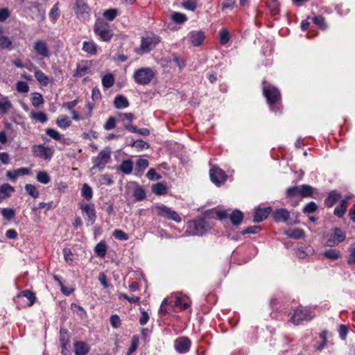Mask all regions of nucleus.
Returning <instances> with one entry per match:
<instances>
[{"label": "nucleus", "mask_w": 355, "mask_h": 355, "mask_svg": "<svg viewBox=\"0 0 355 355\" xmlns=\"http://www.w3.org/2000/svg\"><path fill=\"white\" fill-rule=\"evenodd\" d=\"M168 188L165 182H158L152 186V192L157 196L166 194Z\"/></svg>", "instance_id": "obj_27"}, {"label": "nucleus", "mask_w": 355, "mask_h": 355, "mask_svg": "<svg viewBox=\"0 0 355 355\" xmlns=\"http://www.w3.org/2000/svg\"><path fill=\"white\" fill-rule=\"evenodd\" d=\"M188 37L190 43L194 46L201 45L205 38L204 32L201 31H191Z\"/></svg>", "instance_id": "obj_18"}, {"label": "nucleus", "mask_w": 355, "mask_h": 355, "mask_svg": "<svg viewBox=\"0 0 355 355\" xmlns=\"http://www.w3.org/2000/svg\"><path fill=\"white\" fill-rule=\"evenodd\" d=\"M132 169L133 162L131 159L123 160L118 167V170L125 175L130 174L132 172Z\"/></svg>", "instance_id": "obj_28"}, {"label": "nucleus", "mask_w": 355, "mask_h": 355, "mask_svg": "<svg viewBox=\"0 0 355 355\" xmlns=\"http://www.w3.org/2000/svg\"><path fill=\"white\" fill-rule=\"evenodd\" d=\"M114 83V77L113 74L109 73L105 74L102 78V85L104 88H110L113 86Z\"/></svg>", "instance_id": "obj_41"}, {"label": "nucleus", "mask_w": 355, "mask_h": 355, "mask_svg": "<svg viewBox=\"0 0 355 355\" xmlns=\"http://www.w3.org/2000/svg\"><path fill=\"white\" fill-rule=\"evenodd\" d=\"M112 235L115 239L120 241H126L128 239V234L121 230H115Z\"/></svg>", "instance_id": "obj_60"}, {"label": "nucleus", "mask_w": 355, "mask_h": 355, "mask_svg": "<svg viewBox=\"0 0 355 355\" xmlns=\"http://www.w3.org/2000/svg\"><path fill=\"white\" fill-rule=\"evenodd\" d=\"M272 218L277 223L286 222L290 218V213L286 209H277L272 212Z\"/></svg>", "instance_id": "obj_20"}, {"label": "nucleus", "mask_w": 355, "mask_h": 355, "mask_svg": "<svg viewBox=\"0 0 355 355\" xmlns=\"http://www.w3.org/2000/svg\"><path fill=\"white\" fill-rule=\"evenodd\" d=\"M0 49H8V50H11L12 49V42L8 37L4 36L2 34V31L1 29H0Z\"/></svg>", "instance_id": "obj_37"}, {"label": "nucleus", "mask_w": 355, "mask_h": 355, "mask_svg": "<svg viewBox=\"0 0 355 355\" xmlns=\"http://www.w3.org/2000/svg\"><path fill=\"white\" fill-rule=\"evenodd\" d=\"M272 211L270 207L266 208L257 207L255 209L254 214V221L255 223H260L264 220Z\"/></svg>", "instance_id": "obj_19"}, {"label": "nucleus", "mask_w": 355, "mask_h": 355, "mask_svg": "<svg viewBox=\"0 0 355 355\" xmlns=\"http://www.w3.org/2000/svg\"><path fill=\"white\" fill-rule=\"evenodd\" d=\"M72 310L77 313L81 318L86 316V311L80 305L75 303L71 304Z\"/></svg>", "instance_id": "obj_59"}, {"label": "nucleus", "mask_w": 355, "mask_h": 355, "mask_svg": "<svg viewBox=\"0 0 355 355\" xmlns=\"http://www.w3.org/2000/svg\"><path fill=\"white\" fill-rule=\"evenodd\" d=\"M1 213L3 218L8 220L12 219L15 216V210L11 208H3Z\"/></svg>", "instance_id": "obj_51"}, {"label": "nucleus", "mask_w": 355, "mask_h": 355, "mask_svg": "<svg viewBox=\"0 0 355 355\" xmlns=\"http://www.w3.org/2000/svg\"><path fill=\"white\" fill-rule=\"evenodd\" d=\"M33 153L35 157L44 159H50L53 156L52 149L44 145H34L33 146Z\"/></svg>", "instance_id": "obj_15"}, {"label": "nucleus", "mask_w": 355, "mask_h": 355, "mask_svg": "<svg viewBox=\"0 0 355 355\" xmlns=\"http://www.w3.org/2000/svg\"><path fill=\"white\" fill-rule=\"evenodd\" d=\"M263 94L266 98L267 103L272 111H277L275 107L281 100L279 91L274 86L264 87Z\"/></svg>", "instance_id": "obj_6"}, {"label": "nucleus", "mask_w": 355, "mask_h": 355, "mask_svg": "<svg viewBox=\"0 0 355 355\" xmlns=\"http://www.w3.org/2000/svg\"><path fill=\"white\" fill-rule=\"evenodd\" d=\"M94 31L96 36L103 42H109L114 35L110 25L103 20H97L94 24Z\"/></svg>", "instance_id": "obj_5"}, {"label": "nucleus", "mask_w": 355, "mask_h": 355, "mask_svg": "<svg viewBox=\"0 0 355 355\" xmlns=\"http://www.w3.org/2000/svg\"><path fill=\"white\" fill-rule=\"evenodd\" d=\"M209 176L211 181L218 187L224 184L227 178L225 172L217 166L211 168L209 170Z\"/></svg>", "instance_id": "obj_12"}, {"label": "nucleus", "mask_w": 355, "mask_h": 355, "mask_svg": "<svg viewBox=\"0 0 355 355\" xmlns=\"http://www.w3.org/2000/svg\"><path fill=\"white\" fill-rule=\"evenodd\" d=\"M285 234L290 238L295 239H299L304 236V232L303 230L300 228L290 229L285 232Z\"/></svg>", "instance_id": "obj_33"}, {"label": "nucleus", "mask_w": 355, "mask_h": 355, "mask_svg": "<svg viewBox=\"0 0 355 355\" xmlns=\"http://www.w3.org/2000/svg\"><path fill=\"white\" fill-rule=\"evenodd\" d=\"M35 295L30 290H25L19 293L13 298L14 302L17 304L18 309L24 306H31L35 302Z\"/></svg>", "instance_id": "obj_7"}, {"label": "nucleus", "mask_w": 355, "mask_h": 355, "mask_svg": "<svg viewBox=\"0 0 355 355\" xmlns=\"http://www.w3.org/2000/svg\"><path fill=\"white\" fill-rule=\"evenodd\" d=\"M81 196L87 200H89L92 198V189L87 184H83L81 189Z\"/></svg>", "instance_id": "obj_48"}, {"label": "nucleus", "mask_w": 355, "mask_h": 355, "mask_svg": "<svg viewBox=\"0 0 355 355\" xmlns=\"http://www.w3.org/2000/svg\"><path fill=\"white\" fill-rule=\"evenodd\" d=\"M134 189L132 196L137 201H141L145 199L146 193L144 187L139 185L137 182H133Z\"/></svg>", "instance_id": "obj_21"}, {"label": "nucleus", "mask_w": 355, "mask_h": 355, "mask_svg": "<svg viewBox=\"0 0 355 355\" xmlns=\"http://www.w3.org/2000/svg\"><path fill=\"white\" fill-rule=\"evenodd\" d=\"M161 42V37L153 33H150L146 37H143L141 41L140 47L135 50L139 55L147 53L151 51Z\"/></svg>", "instance_id": "obj_4"}, {"label": "nucleus", "mask_w": 355, "mask_h": 355, "mask_svg": "<svg viewBox=\"0 0 355 355\" xmlns=\"http://www.w3.org/2000/svg\"><path fill=\"white\" fill-rule=\"evenodd\" d=\"M83 50L91 55H94L97 53V46L93 41L84 42L83 44Z\"/></svg>", "instance_id": "obj_31"}, {"label": "nucleus", "mask_w": 355, "mask_h": 355, "mask_svg": "<svg viewBox=\"0 0 355 355\" xmlns=\"http://www.w3.org/2000/svg\"><path fill=\"white\" fill-rule=\"evenodd\" d=\"M327 334H328V331L326 329L322 330L321 331V333L320 334V338L321 339V343L315 346V349L318 351H320V352L322 351L326 346V345L327 343Z\"/></svg>", "instance_id": "obj_43"}, {"label": "nucleus", "mask_w": 355, "mask_h": 355, "mask_svg": "<svg viewBox=\"0 0 355 355\" xmlns=\"http://www.w3.org/2000/svg\"><path fill=\"white\" fill-rule=\"evenodd\" d=\"M267 6L272 15H276L279 13L280 3L277 0H272L267 4Z\"/></svg>", "instance_id": "obj_45"}, {"label": "nucleus", "mask_w": 355, "mask_h": 355, "mask_svg": "<svg viewBox=\"0 0 355 355\" xmlns=\"http://www.w3.org/2000/svg\"><path fill=\"white\" fill-rule=\"evenodd\" d=\"M56 124L58 127L66 129L69 127L71 124V121L69 118L66 115L59 116L56 121Z\"/></svg>", "instance_id": "obj_38"}, {"label": "nucleus", "mask_w": 355, "mask_h": 355, "mask_svg": "<svg viewBox=\"0 0 355 355\" xmlns=\"http://www.w3.org/2000/svg\"><path fill=\"white\" fill-rule=\"evenodd\" d=\"M211 227L205 219L199 218L187 223L186 232L191 236H202Z\"/></svg>", "instance_id": "obj_3"}, {"label": "nucleus", "mask_w": 355, "mask_h": 355, "mask_svg": "<svg viewBox=\"0 0 355 355\" xmlns=\"http://www.w3.org/2000/svg\"><path fill=\"white\" fill-rule=\"evenodd\" d=\"M89 67L87 65V62H82L78 63L76 66V69L73 74L74 76L76 77H83L89 72Z\"/></svg>", "instance_id": "obj_26"}, {"label": "nucleus", "mask_w": 355, "mask_h": 355, "mask_svg": "<svg viewBox=\"0 0 355 355\" xmlns=\"http://www.w3.org/2000/svg\"><path fill=\"white\" fill-rule=\"evenodd\" d=\"M155 76V72L150 68L141 67L136 70L133 75L135 81L138 85H148Z\"/></svg>", "instance_id": "obj_8"}, {"label": "nucleus", "mask_w": 355, "mask_h": 355, "mask_svg": "<svg viewBox=\"0 0 355 355\" xmlns=\"http://www.w3.org/2000/svg\"><path fill=\"white\" fill-rule=\"evenodd\" d=\"M75 13L81 21H87L89 18V8L83 0H76Z\"/></svg>", "instance_id": "obj_13"}, {"label": "nucleus", "mask_w": 355, "mask_h": 355, "mask_svg": "<svg viewBox=\"0 0 355 355\" xmlns=\"http://www.w3.org/2000/svg\"><path fill=\"white\" fill-rule=\"evenodd\" d=\"M35 77L44 86H46L49 83V77L41 70L37 69L35 71Z\"/></svg>", "instance_id": "obj_35"}, {"label": "nucleus", "mask_w": 355, "mask_h": 355, "mask_svg": "<svg viewBox=\"0 0 355 355\" xmlns=\"http://www.w3.org/2000/svg\"><path fill=\"white\" fill-rule=\"evenodd\" d=\"M125 128L131 132L139 133V135L144 136H148L150 135V130L148 128L138 129L137 127L130 124H125Z\"/></svg>", "instance_id": "obj_39"}, {"label": "nucleus", "mask_w": 355, "mask_h": 355, "mask_svg": "<svg viewBox=\"0 0 355 355\" xmlns=\"http://www.w3.org/2000/svg\"><path fill=\"white\" fill-rule=\"evenodd\" d=\"M116 120L114 117H110L104 125V128L106 130H110L115 128Z\"/></svg>", "instance_id": "obj_64"}, {"label": "nucleus", "mask_w": 355, "mask_h": 355, "mask_svg": "<svg viewBox=\"0 0 355 355\" xmlns=\"http://www.w3.org/2000/svg\"><path fill=\"white\" fill-rule=\"evenodd\" d=\"M230 219L234 225H239L243 219V214L241 211L235 209L230 214Z\"/></svg>", "instance_id": "obj_32"}, {"label": "nucleus", "mask_w": 355, "mask_h": 355, "mask_svg": "<svg viewBox=\"0 0 355 355\" xmlns=\"http://www.w3.org/2000/svg\"><path fill=\"white\" fill-rule=\"evenodd\" d=\"M46 133L50 137L53 138V139H55L56 141L61 140V135L59 133L58 131H57L55 129L48 128L46 130Z\"/></svg>", "instance_id": "obj_61"}, {"label": "nucleus", "mask_w": 355, "mask_h": 355, "mask_svg": "<svg viewBox=\"0 0 355 355\" xmlns=\"http://www.w3.org/2000/svg\"><path fill=\"white\" fill-rule=\"evenodd\" d=\"M191 340L187 337H180L175 340L174 347L180 354H185L189 351Z\"/></svg>", "instance_id": "obj_16"}, {"label": "nucleus", "mask_w": 355, "mask_h": 355, "mask_svg": "<svg viewBox=\"0 0 355 355\" xmlns=\"http://www.w3.org/2000/svg\"><path fill=\"white\" fill-rule=\"evenodd\" d=\"M347 204H348V198L346 199L342 200L339 205L334 209V214L338 216V218H342L347 208Z\"/></svg>", "instance_id": "obj_24"}, {"label": "nucleus", "mask_w": 355, "mask_h": 355, "mask_svg": "<svg viewBox=\"0 0 355 355\" xmlns=\"http://www.w3.org/2000/svg\"><path fill=\"white\" fill-rule=\"evenodd\" d=\"M33 50L36 55L42 58H49L51 53L46 42L42 40H38L33 44Z\"/></svg>", "instance_id": "obj_14"}, {"label": "nucleus", "mask_w": 355, "mask_h": 355, "mask_svg": "<svg viewBox=\"0 0 355 355\" xmlns=\"http://www.w3.org/2000/svg\"><path fill=\"white\" fill-rule=\"evenodd\" d=\"M31 117L41 123H45L47 121L46 114L43 112H32Z\"/></svg>", "instance_id": "obj_52"}, {"label": "nucleus", "mask_w": 355, "mask_h": 355, "mask_svg": "<svg viewBox=\"0 0 355 355\" xmlns=\"http://www.w3.org/2000/svg\"><path fill=\"white\" fill-rule=\"evenodd\" d=\"M31 103L34 107H38L39 105L44 103V98L41 94L38 92H34L32 94Z\"/></svg>", "instance_id": "obj_47"}, {"label": "nucleus", "mask_w": 355, "mask_h": 355, "mask_svg": "<svg viewBox=\"0 0 355 355\" xmlns=\"http://www.w3.org/2000/svg\"><path fill=\"white\" fill-rule=\"evenodd\" d=\"M117 14L118 10L116 9L111 8L105 10L103 12V16L109 21H112L117 16Z\"/></svg>", "instance_id": "obj_58"}, {"label": "nucleus", "mask_w": 355, "mask_h": 355, "mask_svg": "<svg viewBox=\"0 0 355 355\" xmlns=\"http://www.w3.org/2000/svg\"><path fill=\"white\" fill-rule=\"evenodd\" d=\"M139 338L137 336H134L131 340V345L126 355H131L133 352H135L139 345Z\"/></svg>", "instance_id": "obj_54"}, {"label": "nucleus", "mask_w": 355, "mask_h": 355, "mask_svg": "<svg viewBox=\"0 0 355 355\" xmlns=\"http://www.w3.org/2000/svg\"><path fill=\"white\" fill-rule=\"evenodd\" d=\"M80 208L83 213L87 217V220L91 222V224L94 223L96 214L94 204H81Z\"/></svg>", "instance_id": "obj_17"}, {"label": "nucleus", "mask_w": 355, "mask_h": 355, "mask_svg": "<svg viewBox=\"0 0 355 355\" xmlns=\"http://www.w3.org/2000/svg\"><path fill=\"white\" fill-rule=\"evenodd\" d=\"M340 193L336 190L331 191L328 197L324 200V205L328 207H331L340 198Z\"/></svg>", "instance_id": "obj_23"}, {"label": "nucleus", "mask_w": 355, "mask_h": 355, "mask_svg": "<svg viewBox=\"0 0 355 355\" xmlns=\"http://www.w3.org/2000/svg\"><path fill=\"white\" fill-rule=\"evenodd\" d=\"M146 177L151 181L158 180L162 178V175L158 174L155 169L153 168H151L148 170L146 173Z\"/></svg>", "instance_id": "obj_57"}, {"label": "nucleus", "mask_w": 355, "mask_h": 355, "mask_svg": "<svg viewBox=\"0 0 355 355\" xmlns=\"http://www.w3.org/2000/svg\"><path fill=\"white\" fill-rule=\"evenodd\" d=\"M323 254L326 258H328L331 260H337L341 257L340 251L332 248L326 250L324 252Z\"/></svg>", "instance_id": "obj_42"}, {"label": "nucleus", "mask_w": 355, "mask_h": 355, "mask_svg": "<svg viewBox=\"0 0 355 355\" xmlns=\"http://www.w3.org/2000/svg\"><path fill=\"white\" fill-rule=\"evenodd\" d=\"M157 215L159 217L164 218L168 220H173L176 223H180L182 219L178 213L170 207L164 205H158L155 206Z\"/></svg>", "instance_id": "obj_9"}, {"label": "nucleus", "mask_w": 355, "mask_h": 355, "mask_svg": "<svg viewBox=\"0 0 355 355\" xmlns=\"http://www.w3.org/2000/svg\"><path fill=\"white\" fill-rule=\"evenodd\" d=\"M289 321L295 325L304 321H310L315 317V313L309 307L298 306L290 313Z\"/></svg>", "instance_id": "obj_2"}, {"label": "nucleus", "mask_w": 355, "mask_h": 355, "mask_svg": "<svg viewBox=\"0 0 355 355\" xmlns=\"http://www.w3.org/2000/svg\"><path fill=\"white\" fill-rule=\"evenodd\" d=\"M219 41L222 45L226 44L230 40V33L225 28L219 31Z\"/></svg>", "instance_id": "obj_50"}, {"label": "nucleus", "mask_w": 355, "mask_h": 355, "mask_svg": "<svg viewBox=\"0 0 355 355\" xmlns=\"http://www.w3.org/2000/svg\"><path fill=\"white\" fill-rule=\"evenodd\" d=\"M12 107V103L8 97H3L0 100V114H7Z\"/></svg>", "instance_id": "obj_36"}, {"label": "nucleus", "mask_w": 355, "mask_h": 355, "mask_svg": "<svg viewBox=\"0 0 355 355\" xmlns=\"http://www.w3.org/2000/svg\"><path fill=\"white\" fill-rule=\"evenodd\" d=\"M346 238L345 234L340 228L336 227L333 232L327 235L326 245L333 247L344 241Z\"/></svg>", "instance_id": "obj_11"}, {"label": "nucleus", "mask_w": 355, "mask_h": 355, "mask_svg": "<svg viewBox=\"0 0 355 355\" xmlns=\"http://www.w3.org/2000/svg\"><path fill=\"white\" fill-rule=\"evenodd\" d=\"M318 207L315 202H310L306 205L303 208V212L304 214H311L315 212L318 209Z\"/></svg>", "instance_id": "obj_55"}, {"label": "nucleus", "mask_w": 355, "mask_h": 355, "mask_svg": "<svg viewBox=\"0 0 355 355\" xmlns=\"http://www.w3.org/2000/svg\"><path fill=\"white\" fill-rule=\"evenodd\" d=\"M15 191L14 187L9 184L5 183L0 186V200L5 199L11 196Z\"/></svg>", "instance_id": "obj_30"}, {"label": "nucleus", "mask_w": 355, "mask_h": 355, "mask_svg": "<svg viewBox=\"0 0 355 355\" xmlns=\"http://www.w3.org/2000/svg\"><path fill=\"white\" fill-rule=\"evenodd\" d=\"M24 188L27 193H28L33 198H37L39 197V191L35 185L31 184H26Z\"/></svg>", "instance_id": "obj_49"}, {"label": "nucleus", "mask_w": 355, "mask_h": 355, "mask_svg": "<svg viewBox=\"0 0 355 355\" xmlns=\"http://www.w3.org/2000/svg\"><path fill=\"white\" fill-rule=\"evenodd\" d=\"M114 104L117 109H123L129 105L128 99L122 95H118L115 97Z\"/></svg>", "instance_id": "obj_34"}, {"label": "nucleus", "mask_w": 355, "mask_h": 355, "mask_svg": "<svg viewBox=\"0 0 355 355\" xmlns=\"http://www.w3.org/2000/svg\"><path fill=\"white\" fill-rule=\"evenodd\" d=\"M312 21L322 30H326L328 27L324 17L322 15L315 16L313 17Z\"/></svg>", "instance_id": "obj_44"}, {"label": "nucleus", "mask_w": 355, "mask_h": 355, "mask_svg": "<svg viewBox=\"0 0 355 355\" xmlns=\"http://www.w3.org/2000/svg\"><path fill=\"white\" fill-rule=\"evenodd\" d=\"M107 245L105 241L99 242L95 247V253L100 257H104L107 252Z\"/></svg>", "instance_id": "obj_40"}, {"label": "nucleus", "mask_w": 355, "mask_h": 355, "mask_svg": "<svg viewBox=\"0 0 355 355\" xmlns=\"http://www.w3.org/2000/svg\"><path fill=\"white\" fill-rule=\"evenodd\" d=\"M317 194H318L317 189L309 184L288 187L285 193L286 198H295L300 196L302 198L312 197L316 198Z\"/></svg>", "instance_id": "obj_1"}, {"label": "nucleus", "mask_w": 355, "mask_h": 355, "mask_svg": "<svg viewBox=\"0 0 355 355\" xmlns=\"http://www.w3.org/2000/svg\"><path fill=\"white\" fill-rule=\"evenodd\" d=\"M73 345L76 355H86L89 352V347L85 342L77 341L74 343Z\"/></svg>", "instance_id": "obj_22"}, {"label": "nucleus", "mask_w": 355, "mask_h": 355, "mask_svg": "<svg viewBox=\"0 0 355 355\" xmlns=\"http://www.w3.org/2000/svg\"><path fill=\"white\" fill-rule=\"evenodd\" d=\"M171 19L177 24H182L187 19L184 14L176 12L171 15Z\"/></svg>", "instance_id": "obj_53"}, {"label": "nucleus", "mask_w": 355, "mask_h": 355, "mask_svg": "<svg viewBox=\"0 0 355 355\" xmlns=\"http://www.w3.org/2000/svg\"><path fill=\"white\" fill-rule=\"evenodd\" d=\"M149 162L146 159H139L136 162L135 175L141 176L144 170L148 166Z\"/></svg>", "instance_id": "obj_25"}, {"label": "nucleus", "mask_w": 355, "mask_h": 355, "mask_svg": "<svg viewBox=\"0 0 355 355\" xmlns=\"http://www.w3.org/2000/svg\"><path fill=\"white\" fill-rule=\"evenodd\" d=\"M183 7L189 10L193 11L196 10L197 7V3L196 0H188L183 2Z\"/></svg>", "instance_id": "obj_62"}, {"label": "nucleus", "mask_w": 355, "mask_h": 355, "mask_svg": "<svg viewBox=\"0 0 355 355\" xmlns=\"http://www.w3.org/2000/svg\"><path fill=\"white\" fill-rule=\"evenodd\" d=\"M175 306H180L181 309L185 310L191 305V300L187 296L178 295L175 302Z\"/></svg>", "instance_id": "obj_29"}, {"label": "nucleus", "mask_w": 355, "mask_h": 355, "mask_svg": "<svg viewBox=\"0 0 355 355\" xmlns=\"http://www.w3.org/2000/svg\"><path fill=\"white\" fill-rule=\"evenodd\" d=\"M36 180L42 184H46L50 182L51 178L47 172L40 171L37 173Z\"/></svg>", "instance_id": "obj_46"}, {"label": "nucleus", "mask_w": 355, "mask_h": 355, "mask_svg": "<svg viewBox=\"0 0 355 355\" xmlns=\"http://www.w3.org/2000/svg\"><path fill=\"white\" fill-rule=\"evenodd\" d=\"M110 159L111 155L109 150H101L96 157L92 159L94 165L91 168V171L95 173L94 171L96 169L98 171L103 170Z\"/></svg>", "instance_id": "obj_10"}, {"label": "nucleus", "mask_w": 355, "mask_h": 355, "mask_svg": "<svg viewBox=\"0 0 355 355\" xmlns=\"http://www.w3.org/2000/svg\"><path fill=\"white\" fill-rule=\"evenodd\" d=\"M16 89L20 93H27L29 91V86L26 82L18 81L16 84Z\"/></svg>", "instance_id": "obj_56"}, {"label": "nucleus", "mask_w": 355, "mask_h": 355, "mask_svg": "<svg viewBox=\"0 0 355 355\" xmlns=\"http://www.w3.org/2000/svg\"><path fill=\"white\" fill-rule=\"evenodd\" d=\"M339 336L342 340H345L348 334V327L345 324H340L338 327Z\"/></svg>", "instance_id": "obj_63"}]
</instances>
